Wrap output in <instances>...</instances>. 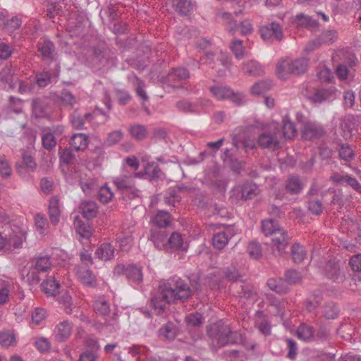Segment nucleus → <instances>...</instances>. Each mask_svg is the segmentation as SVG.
I'll return each mask as SVG.
<instances>
[{
  "mask_svg": "<svg viewBox=\"0 0 361 361\" xmlns=\"http://www.w3.org/2000/svg\"><path fill=\"white\" fill-rule=\"evenodd\" d=\"M163 297L169 302L187 301L192 295V290L189 285L178 277L172 278L162 288Z\"/></svg>",
  "mask_w": 361,
  "mask_h": 361,
  "instance_id": "1",
  "label": "nucleus"
},
{
  "mask_svg": "<svg viewBox=\"0 0 361 361\" xmlns=\"http://www.w3.org/2000/svg\"><path fill=\"white\" fill-rule=\"evenodd\" d=\"M213 344L222 347L229 343H245V337L238 332H232L228 325H214L209 331Z\"/></svg>",
  "mask_w": 361,
  "mask_h": 361,
  "instance_id": "2",
  "label": "nucleus"
},
{
  "mask_svg": "<svg viewBox=\"0 0 361 361\" xmlns=\"http://www.w3.org/2000/svg\"><path fill=\"white\" fill-rule=\"evenodd\" d=\"M283 137L278 126H271L264 132L259 134L257 139L258 145L263 149L275 151L281 147Z\"/></svg>",
  "mask_w": 361,
  "mask_h": 361,
  "instance_id": "3",
  "label": "nucleus"
},
{
  "mask_svg": "<svg viewBox=\"0 0 361 361\" xmlns=\"http://www.w3.org/2000/svg\"><path fill=\"white\" fill-rule=\"evenodd\" d=\"M259 188L257 184L252 181H245L234 186L230 192V199L236 202L247 201L257 196Z\"/></svg>",
  "mask_w": 361,
  "mask_h": 361,
  "instance_id": "4",
  "label": "nucleus"
},
{
  "mask_svg": "<svg viewBox=\"0 0 361 361\" xmlns=\"http://www.w3.org/2000/svg\"><path fill=\"white\" fill-rule=\"evenodd\" d=\"M236 234V229L233 226H226L224 230L215 233L212 238L214 247L221 250L226 247L229 240Z\"/></svg>",
  "mask_w": 361,
  "mask_h": 361,
  "instance_id": "5",
  "label": "nucleus"
},
{
  "mask_svg": "<svg viewBox=\"0 0 361 361\" xmlns=\"http://www.w3.org/2000/svg\"><path fill=\"white\" fill-rule=\"evenodd\" d=\"M262 38L264 41L276 39L281 41L283 37L281 27L276 23H271L269 25H263L259 29Z\"/></svg>",
  "mask_w": 361,
  "mask_h": 361,
  "instance_id": "6",
  "label": "nucleus"
},
{
  "mask_svg": "<svg viewBox=\"0 0 361 361\" xmlns=\"http://www.w3.org/2000/svg\"><path fill=\"white\" fill-rule=\"evenodd\" d=\"M302 137L306 140L318 139L324 135L322 126L313 122H306L301 128Z\"/></svg>",
  "mask_w": 361,
  "mask_h": 361,
  "instance_id": "7",
  "label": "nucleus"
},
{
  "mask_svg": "<svg viewBox=\"0 0 361 361\" xmlns=\"http://www.w3.org/2000/svg\"><path fill=\"white\" fill-rule=\"evenodd\" d=\"M271 243L276 250L282 255L286 252L285 250L290 243V237L283 228L278 230L276 233L271 236Z\"/></svg>",
  "mask_w": 361,
  "mask_h": 361,
  "instance_id": "8",
  "label": "nucleus"
},
{
  "mask_svg": "<svg viewBox=\"0 0 361 361\" xmlns=\"http://www.w3.org/2000/svg\"><path fill=\"white\" fill-rule=\"evenodd\" d=\"M291 23L296 28H314L318 27L317 20L304 13H298L291 19Z\"/></svg>",
  "mask_w": 361,
  "mask_h": 361,
  "instance_id": "9",
  "label": "nucleus"
},
{
  "mask_svg": "<svg viewBox=\"0 0 361 361\" xmlns=\"http://www.w3.org/2000/svg\"><path fill=\"white\" fill-rule=\"evenodd\" d=\"M190 77L188 71L184 68H177L173 69L168 75V81L171 83L172 88H179L181 87L178 82L185 80Z\"/></svg>",
  "mask_w": 361,
  "mask_h": 361,
  "instance_id": "10",
  "label": "nucleus"
},
{
  "mask_svg": "<svg viewBox=\"0 0 361 361\" xmlns=\"http://www.w3.org/2000/svg\"><path fill=\"white\" fill-rule=\"evenodd\" d=\"M276 73L278 78L281 80H286L290 75H293L291 59L286 58L281 59L276 65Z\"/></svg>",
  "mask_w": 361,
  "mask_h": 361,
  "instance_id": "11",
  "label": "nucleus"
},
{
  "mask_svg": "<svg viewBox=\"0 0 361 361\" xmlns=\"http://www.w3.org/2000/svg\"><path fill=\"white\" fill-rule=\"evenodd\" d=\"M255 326L261 334L265 336H269L271 331V326L267 316L262 311H257L256 314Z\"/></svg>",
  "mask_w": 361,
  "mask_h": 361,
  "instance_id": "12",
  "label": "nucleus"
},
{
  "mask_svg": "<svg viewBox=\"0 0 361 361\" xmlns=\"http://www.w3.org/2000/svg\"><path fill=\"white\" fill-rule=\"evenodd\" d=\"M325 193H329L332 195L331 204L334 205H337L339 209H341L345 205L347 201H349L350 199L352 198L351 195L344 197L343 190L341 189L336 190L333 188H329Z\"/></svg>",
  "mask_w": 361,
  "mask_h": 361,
  "instance_id": "13",
  "label": "nucleus"
},
{
  "mask_svg": "<svg viewBox=\"0 0 361 361\" xmlns=\"http://www.w3.org/2000/svg\"><path fill=\"white\" fill-rule=\"evenodd\" d=\"M242 71L251 76H259L264 74L262 66L255 60H250L243 63Z\"/></svg>",
  "mask_w": 361,
  "mask_h": 361,
  "instance_id": "14",
  "label": "nucleus"
},
{
  "mask_svg": "<svg viewBox=\"0 0 361 361\" xmlns=\"http://www.w3.org/2000/svg\"><path fill=\"white\" fill-rule=\"evenodd\" d=\"M214 97L219 100H229L235 104H240L243 95L240 92H212Z\"/></svg>",
  "mask_w": 361,
  "mask_h": 361,
  "instance_id": "15",
  "label": "nucleus"
},
{
  "mask_svg": "<svg viewBox=\"0 0 361 361\" xmlns=\"http://www.w3.org/2000/svg\"><path fill=\"white\" fill-rule=\"evenodd\" d=\"M76 275L78 279L85 286H95L97 280L92 271L84 267H78Z\"/></svg>",
  "mask_w": 361,
  "mask_h": 361,
  "instance_id": "16",
  "label": "nucleus"
},
{
  "mask_svg": "<svg viewBox=\"0 0 361 361\" xmlns=\"http://www.w3.org/2000/svg\"><path fill=\"white\" fill-rule=\"evenodd\" d=\"M324 271L326 276L334 281H338L343 279V276L340 273L339 265L335 259H330L326 263Z\"/></svg>",
  "mask_w": 361,
  "mask_h": 361,
  "instance_id": "17",
  "label": "nucleus"
},
{
  "mask_svg": "<svg viewBox=\"0 0 361 361\" xmlns=\"http://www.w3.org/2000/svg\"><path fill=\"white\" fill-rule=\"evenodd\" d=\"M115 248L109 243H102L95 251V255L101 260L107 261L114 257Z\"/></svg>",
  "mask_w": 361,
  "mask_h": 361,
  "instance_id": "18",
  "label": "nucleus"
},
{
  "mask_svg": "<svg viewBox=\"0 0 361 361\" xmlns=\"http://www.w3.org/2000/svg\"><path fill=\"white\" fill-rule=\"evenodd\" d=\"M72 333V326L67 322L59 323L55 329V336L58 341L62 342L66 340Z\"/></svg>",
  "mask_w": 361,
  "mask_h": 361,
  "instance_id": "19",
  "label": "nucleus"
},
{
  "mask_svg": "<svg viewBox=\"0 0 361 361\" xmlns=\"http://www.w3.org/2000/svg\"><path fill=\"white\" fill-rule=\"evenodd\" d=\"M83 217L87 219L94 218L98 212V207L94 201H83L80 204Z\"/></svg>",
  "mask_w": 361,
  "mask_h": 361,
  "instance_id": "20",
  "label": "nucleus"
},
{
  "mask_svg": "<svg viewBox=\"0 0 361 361\" xmlns=\"http://www.w3.org/2000/svg\"><path fill=\"white\" fill-rule=\"evenodd\" d=\"M59 200L56 197H52L49 201V216L51 223L56 225L60 218Z\"/></svg>",
  "mask_w": 361,
  "mask_h": 361,
  "instance_id": "21",
  "label": "nucleus"
},
{
  "mask_svg": "<svg viewBox=\"0 0 361 361\" xmlns=\"http://www.w3.org/2000/svg\"><path fill=\"white\" fill-rule=\"evenodd\" d=\"M41 286L43 292L47 296H54L59 293L60 285L54 277L50 276L42 282Z\"/></svg>",
  "mask_w": 361,
  "mask_h": 361,
  "instance_id": "22",
  "label": "nucleus"
},
{
  "mask_svg": "<svg viewBox=\"0 0 361 361\" xmlns=\"http://www.w3.org/2000/svg\"><path fill=\"white\" fill-rule=\"evenodd\" d=\"M151 221L159 228H166L171 224V216L168 212L160 210L151 219Z\"/></svg>",
  "mask_w": 361,
  "mask_h": 361,
  "instance_id": "23",
  "label": "nucleus"
},
{
  "mask_svg": "<svg viewBox=\"0 0 361 361\" xmlns=\"http://www.w3.org/2000/svg\"><path fill=\"white\" fill-rule=\"evenodd\" d=\"M268 287L279 294H286L289 291L287 282L282 279H270L267 281Z\"/></svg>",
  "mask_w": 361,
  "mask_h": 361,
  "instance_id": "24",
  "label": "nucleus"
},
{
  "mask_svg": "<svg viewBox=\"0 0 361 361\" xmlns=\"http://www.w3.org/2000/svg\"><path fill=\"white\" fill-rule=\"evenodd\" d=\"M166 237L165 231L151 229L150 231V240L153 242L155 247L159 249H162L166 247Z\"/></svg>",
  "mask_w": 361,
  "mask_h": 361,
  "instance_id": "25",
  "label": "nucleus"
},
{
  "mask_svg": "<svg viewBox=\"0 0 361 361\" xmlns=\"http://www.w3.org/2000/svg\"><path fill=\"white\" fill-rule=\"evenodd\" d=\"M88 137L84 133L74 134L71 138V145L76 150H84L88 145Z\"/></svg>",
  "mask_w": 361,
  "mask_h": 361,
  "instance_id": "26",
  "label": "nucleus"
},
{
  "mask_svg": "<svg viewBox=\"0 0 361 361\" xmlns=\"http://www.w3.org/2000/svg\"><path fill=\"white\" fill-rule=\"evenodd\" d=\"M34 267L40 272H46L51 267L50 257L45 255H39L32 259Z\"/></svg>",
  "mask_w": 361,
  "mask_h": 361,
  "instance_id": "27",
  "label": "nucleus"
},
{
  "mask_svg": "<svg viewBox=\"0 0 361 361\" xmlns=\"http://www.w3.org/2000/svg\"><path fill=\"white\" fill-rule=\"evenodd\" d=\"M355 118L353 115L346 116L341 124L343 130V137L345 140L351 139L353 137V128Z\"/></svg>",
  "mask_w": 361,
  "mask_h": 361,
  "instance_id": "28",
  "label": "nucleus"
},
{
  "mask_svg": "<svg viewBox=\"0 0 361 361\" xmlns=\"http://www.w3.org/2000/svg\"><path fill=\"white\" fill-rule=\"evenodd\" d=\"M283 139H292L297 135V130L293 122H291L286 115L283 117Z\"/></svg>",
  "mask_w": 361,
  "mask_h": 361,
  "instance_id": "29",
  "label": "nucleus"
},
{
  "mask_svg": "<svg viewBox=\"0 0 361 361\" xmlns=\"http://www.w3.org/2000/svg\"><path fill=\"white\" fill-rule=\"evenodd\" d=\"M56 97L57 102L65 107L72 108L78 102L76 97L71 92H60Z\"/></svg>",
  "mask_w": 361,
  "mask_h": 361,
  "instance_id": "30",
  "label": "nucleus"
},
{
  "mask_svg": "<svg viewBox=\"0 0 361 361\" xmlns=\"http://www.w3.org/2000/svg\"><path fill=\"white\" fill-rule=\"evenodd\" d=\"M170 302L163 297L162 291L160 295L151 298L150 306L154 310L155 312L158 314L163 313L165 311L166 304Z\"/></svg>",
  "mask_w": 361,
  "mask_h": 361,
  "instance_id": "31",
  "label": "nucleus"
},
{
  "mask_svg": "<svg viewBox=\"0 0 361 361\" xmlns=\"http://www.w3.org/2000/svg\"><path fill=\"white\" fill-rule=\"evenodd\" d=\"M130 136L136 140H144L147 135L146 127L141 124L131 125L128 128Z\"/></svg>",
  "mask_w": 361,
  "mask_h": 361,
  "instance_id": "32",
  "label": "nucleus"
},
{
  "mask_svg": "<svg viewBox=\"0 0 361 361\" xmlns=\"http://www.w3.org/2000/svg\"><path fill=\"white\" fill-rule=\"evenodd\" d=\"M39 273L40 271H38L34 267H32L29 270H23L22 279L29 284H37L40 281Z\"/></svg>",
  "mask_w": 361,
  "mask_h": 361,
  "instance_id": "33",
  "label": "nucleus"
},
{
  "mask_svg": "<svg viewBox=\"0 0 361 361\" xmlns=\"http://www.w3.org/2000/svg\"><path fill=\"white\" fill-rule=\"evenodd\" d=\"M277 222L272 219H269L262 221V231L267 236H271L274 233H276L278 230L281 229Z\"/></svg>",
  "mask_w": 361,
  "mask_h": 361,
  "instance_id": "34",
  "label": "nucleus"
},
{
  "mask_svg": "<svg viewBox=\"0 0 361 361\" xmlns=\"http://www.w3.org/2000/svg\"><path fill=\"white\" fill-rule=\"evenodd\" d=\"M119 243L120 247L123 250H128L133 243V231H129L126 233H122L116 238Z\"/></svg>",
  "mask_w": 361,
  "mask_h": 361,
  "instance_id": "35",
  "label": "nucleus"
},
{
  "mask_svg": "<svg viewBox=\"0 0 361 361\" xmlns=\"http://www.w3.org/2000/svg\"><path fill=\"white\" fill-rule=\"evenodd\" d=\"M114 185L120 190H126L133 187L134 183L130 177L120 176L115 177L113 180Z\"/></svg>",
  "mask_w": 361,
  "mask_h": 361,
  "instance_id": "36",
  "label": "nucleus"
},
{
  "mask_svg": "<svg viewBox=\"0 0 361 361\" xmlns=\"http://www.w3.org/2000/svg\"><path fill=\"white\" fill-rule=\"evenodd\" d=\"M308 66V61L305 58H298L295 60L291 59V67L293 75H300L304 73Z\"/></svg>",
  "mask_w": 361,
  "mask_h": 361,
  "instance_id": "37",
  "label": "nucleus"
},
{
  "mask_svg": "<svg viewBox=\"0 0 361 361\" xmlns=\"http://www.w3.org/2000/svg\"><path fill=\"white\" fill-rule=\"evenodd\" d=\"M307 255V252L298 243H294L291 247V256L295 263H301Z\"/></svg>",
  "mask_w": 361,
  "mask_h": 361,
  "instance_id": "38",
  "label": "nucleus"
},
{
  "mask_svg": "<svg viewBox=\"0 0 361 361\" xmlns=\"http://www.w3.org/2000/svg\"><path fill=\"white\" fill-rule=\"evenodd\" d=\"M16 343V335L12 331H4L0 332V345L8 348L14 345Z\"/></svg>",
  "mask_w": 361,
  "mask_h": 361,
  "instance_id": "39",
  "label": "nucleus"
},
{
  "mask_svg": "<svg viewBox=\"0 0 361 361\" xmlns=\"http://www.w3.org/2000/svg\"><path fill=\"white\" fill-rule=\"evenodd\" d=\"M230 48L235 57L240 60L246 56V51L243 45V42L240 39H234L231 42Z\"/></svg>",
  "mask_w": 361,
  "mask_h": 361,
  "instance_id": "40",
  "label": "nucleus"
},
{
  "mask_svg": "<svg viewBox=\"0 0 361 361\" xmlns=\"http://www.w3.org/2000/svg\"><path fill=\"white\" fill-rule=\"evenodd\" d=\"M169 246L173 250H180L185 248L183 247V240L182 235L178 232H173L167 240Z\"/></svg>",
  "mask_w": 361,
  "mask_h": 361,
  "instance_id": "41",
  "label": "nucleus"
},
{
  "mask_svg": "<svg viewBox=\"0 0 361 361\" xmlns=\"http://www.w3.org/2000/svg\"><path fill=\"white\" fill-rule=\"evenodd\" d=\"M286 190L292 194L298 193L302 188V183L298 176H290L286 185Z\"/></svg>",
  "mask_w": 361,
  "mask_h": 361,
  "instance_id": "42",
  "label": "nucleus"
},
{
  "mask_svg": "<svg viewBox=\"0 0 361 361\" xmlns=\"http://www.w3.org/2000/svg\"><path fill=\"white\" fill-rule=\"evenodd\" d=\"M94 310L97 314L106 315L110 312L109 303L104 298L100 297L95 300L94 304Z\"/></svg>",
  "mask_w": 361,
  "mask_h": 361,
  "instance_id": "43",
  "label": "nucleus"
},
{
  "mask_svg": "<svg viewBox=\"0 0 361 361\" xmlns=\"http://www.w3.org/2000/svg\"><path fill=\"white\" fill-rule=\"evenodd\" d=\"M126 277L133 282L140 283L142 281V273L137 267L128 266L126 269Z\"/></svg>",
  "mask_w": 361,
  "mask_h": 361,
  "instance_id": "44",
  "label": "nucleus"
},
{
  "mask_svg": "<svg viewBox=\"0 0 361 361\" xmlns=\"http://www.w3.org/2000/svg\"><path fill=\"white\" fill-rule=\"evenodd\" d=\"M296 335L299 339L309 341L313 337L312 328L305 324H301L297 329Z\"/></svg>",
  "mask_w": 361,
  "mask_h": 361,
  "instance_id": "45",
  "label": "nucleus"
},
{
  "mask_svg": "<svg viewBox=\"0 0 361 361\" xmlns=\"http://www.w3.org/2000/svg\"><path fill=\"white\" fill-rule=\"evenodd\" d=\"M339 312V307L334 302H329L326 304L323 308V314L328 319H334L336 318Z\"/></svg>",
  "mask_w": 361,
  "mask_h": 361,
  "instance_id": "46",
  "label": "nucleus"
},
{
  "mask_svg": "<svg viewBox=\"0 0 361 361\" xmlns=\"http://www.w3.org/2000/svg\"><path fill=\"white\" fill-rule=\"evenodd\" d=\"M12 174V169L8 159L0 156V176L3 178H8Z\"/></svg>",
  "mask_w": 361,
  "mask_h": 361,
  "instance_id": "47",
  "label": "nucleus"
},
{
  "mask_svg": "<svg viewBox=\"0 0 361 361\" xmlns=\"http://www.w3.org/2000/svg\"><path fill=\"white\" fill-rule=\"evenodd\" d=\"M114 197V192L107 185L101 187L98 192L99 200L102 203H108Z\"/></svg>",
  "mask_w": 361,
  "mask_h": 361,
  "instance_id": "48",
  "label": "nucleus"
},
{
  "mask_svg": "<svg viewBox=\"0 0 361 361\" xmlns=\"http://www.w3.org/2000/svg\"><path fill=\"white\" fill-rule=\"evenodd\" d=\"M59 153L61 162L66 165L73 164L75 157L71 149L65 148L60 149Z\"/></svg>",
  "mask_w": 361,
  "mask_h": 361,
  "instance_id": "49",
  "label": "nucleus"
},
{
  "mask_svg": "<svg viewBox=\"0 0 361 361\" xmlns=\"http://www.w3.org/2000/svg\"><path fill=\"white\" fill-rule=\"evenodd\" d=\"M39 50L44 57L51 59L54 51V45L49 40H44L39 47Z\"/></svg>",
  "mask_w": 361,
  "mask_h": 361,
  "instance_id": "50",
  "label": "nucleus"
},
{
  "mask_svg": "<svg viewBox=\"0 0 361 361\" xmlns=\"http://www.w3.org/2000/svg\"><path fill=\"white\" fill-rule=\"evenodd\" d=\"M274 87V81L271 79L266 78L255 82L250 90H267Z\"/></svg>",
  "mask_w": 361,
  "mask_h": 361,
  "instance_id": "51",
  "label": "nucleus"
},
{
  "mask_svg": "<svg viewBox=\"0 0 361 361\" xmlns=\"http://www.w3.org/2000/svg\"><path fill=\"white\" fill-rule=\"evenodd\" d=\"M329 92H307V97L313 104H320L325 101Z\"/></svg>",
  "mask_w": 361,
  "mask_h": 361,
  "instance_id": "52",
  "label": "nucleus"
},
{
  "mask_svg": "<svg viewBox=\"0 0 361 361\" xmlns=\"http://www.w3.org/2000/svg\"><path fill=\"white\" fill-rule=\"evenodd\" d=\"M71 122L76 130H82L84 127V118L78 110H75L71 116Z\"/></svg>",
  "mask_w": 361,
  "mask_h": 361,
  "instance_id": "53",
  "label": "nucleus"
},
{
  "mask_svg": "<svg viewBox=\"0 0 361 361\" xmlns=\"http://www.w3.org/2000/svg\"><path fill=\"white\" fill-rule=\"evenodd\" d=\"M340 157L347 161H351L354 157V151L348 145H342L339 149Z\"/></svg>",
  "mask_w": 361,
  "mask_h": 361,
  "instance_id": "54",
  "label": "nucleus"
},
{
  "mask_svg": "<svg viewBox=\"0 0 361 361\" xmlns=\"http://www.w3.org/2000/svg\"><path fill=\"white\" fill-rule=\"evenodd\" d=\"M123 137V133L121 130H115L109 133L105 140V143L107 145H114L119 142Z\"/></svg>",
  "mask_w": 361,
  "mask_h": 361,
  "instance_id": "55",
  "label": "nucleus"
},
{
  "mask_svg": "<svg viewBox=\"0 0 361 361\" xmlns=\"http://www.w3.org/2000/svg\"><path fill=\"white\" fill-rule=\"evenodd\" d=\"M42 142L43 147L48 150L53 149L56 145V138L51 133H47L42 136Z\"/></svg>",
  "mask_w": 361,
  "mask_h": 361,
  "instance_id": "56",
  "label": "nucleus"
},
{
  "mask_svg": "<svg viewBox=\"0 0 361 361\" xmlns=\"http://www.w3.org/2000/svg\"><path fill=\"white\" fill-rule=\"evenodd\" d=\"M318 38L322 44H331L337 39L336 32L332 30L325 31L322 32Z\"/></svg>",
  "mask_w": 361,
  "mask_h": 361,
  "instance_id": "57",
  "label": "nucleus"
},
{
  "mask_svg": "<svg viewBox=\"0 0 361 361\" xmlns=\"http://www.w3.org/2000/svg\"><path fill=\"white\" fill-rule=\"evenodd\" d=\"M249 255L253 259H259L262 256V248L259 243L251 242L247 246Z\"/></svg>",
  "mask_w": 361,
  "mask_h": 361,
  "instance_id": "58",
  "label": "nucleus"
},
{
  "mask_svg": "<svg viewBox=\"0 0 361 361\" xmlns=\"http://www.w3.org/2000/svg\"><path fill=\"white\" fill-rule=\"evenodd\" d=\"M308 209L314 214L319 215L323 211V206L318 199L312 198L309 200Z\"/></svg>",
  "mask_w": 361,
  "mask_h": 361,
  "instance_id": "59",
  "label": "nucleus"
},
{
  "mask_svg": "<svg viewBox=\"0 0 361 361\" xmlns=\"http://www.w3.org/2000/svg\"><path fill=\"white\" fill-rule=\"evenodd\" d=\"M350 176L348 174L341 173L338 172H334L329 177V180L336 184H339L341 185H347V179L350 178Z\"/></svg>",
  "mask_w": 361,
  "mask_h": 361,
  "instance_id": "60",
  "label": "nucleus"
},
{
  "mask_svg": "<svg viewBox=\"0 0 361 361\" xmlns=\"http://www.w3.org/2000/svg\"><path fill=\"white\" fill-rule=\"evenodd\" d=\"M176 11L183 15H187L192 10L190 0H179L176 4Z\"/></svg>",
  "mask_w": 361,
  "mask_h": 361,
  "instance_id": "61",
  "label": "nucleus"
},
{
  "mask_svg": "<svg viewBox=\"0 0 361 361\" xmlns=\"http://www.w3.org/2000/svg\"><path fill=\"white\" fill-rule=\"evenodd\" d=\"M145 172L152 178H159L161 171L157 164L154 163H148L145 166Z\"/></svg>",
  "mask_w": 361,
  "mask_h": 361,
  "instance_id": "62",
  "label": "nucleus"
},
{
  "mask_svg": "<svg viewBox=\"0 0 361 361\" xmlns=\"http://www.w3.org/2000/svg\"><path fill=\"white\" fill-rule=\"evenodd\" d=\"M286 277L287 280V283H300L302 280V276L300 272L295 270H288L286 272Z\"/></svg>",
  "mask_w": 361,
  "mask_h": 361,
  "instance_id": "63",
  "label": "nucleus"
},
{
  "mask_svg": "<svg viewBox=\"0 0 361 361\" xmlns=\"http://www.w3.org/2000/svg\"><path fill=\"white\" fill-rule=\"evenodd\" d=\"M21 25V20L17 17H13L10 20H7L6 21L4 28L7 30L8 32H13L16 29L19 28Z\"/></svg>",
  "mask_w": 361,
  "mask_h": 361,
  "instance_id": "64",
  "label": "nucleus"
}]
</instances>
